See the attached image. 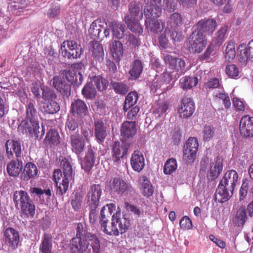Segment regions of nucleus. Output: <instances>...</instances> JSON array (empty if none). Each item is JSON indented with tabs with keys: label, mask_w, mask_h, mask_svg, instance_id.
<instances>
[{
	"label": "nucleus",
	"mask_w": 253,
	"mask_h": 253,
	"mask_svg": "<svg viewBox=\"0 0 253 253\" xmlns=\"http://www.w3.org/2000/svg\"><path fill=\"white\" fill-rule=\"evenodd\" d=\"M111 27L113 36L117 39H121L124 36L125 28L122 24L113 21L111 22L109 25Z\"/></svg>",
	"instance_id": "nucleus-43"
},
{
	"label": "nucleus",
	"mask_w": 253,
	"mask_h": 253,
	"mask_svg": "<svg viewBox=\"0 0 253 253\" xmlns=\"http://www.w3.org/2000/svg\"><path fill=\"white\" fill-rule=\"evenodd\" d=\"M128 146L126 144L121 145L119 143L115 142L112 152V159L114 163H120L121 159L127 153Z\"/></svg>",
	"instance_id": "nucleus-18"
},
{
	"label": "nucleus",
	"mask_w": 253,
	"mask_h": 253,
	"mask_svg": "<svg viewBox=\"0 0 253 253\" xmlns=\"http://www.w3.org/2000/svg\"><path fill=\"white\" fill-rule=\"evenodd\" d=\"M138 99V95L136 91H131L126 96L124 106V109L126 111L131 107L134 105Z\"/></svg>",
	"instance_id": "nucleus-45"
},
{
	"label": "nucleus",
	"mask_w": 253,
	"mask_h": 253,
	"mask_svg": "<svg viewBox=\"0 0 253 253\" xmlns=\"http://www.w3.org/2000/svg\"><path fill=\"white\" fill-rule=\"evenodd\" d=\"M86 225L84 223H79L77 227V234L76 237H82L86 239V236L91 234L86 232L85 230Z\"/></svg>",
	"instance_id": "nucleus-63"
},
{
	"label": "nucleus",
	"mask_w": 253,
	"mask_h": 253,
	"mask_svg": "<svg viewBox=\"0 0 253 253\" xmlns=\"http://www.w3.org/2000/svg\"><path fill=\"white\" fill-rule=\"evenodd\" d=\"M38 173L37 166L33 163H28L26 164L22 173L24 180H28L31 178H35Z\"/></svg>",
	"instance_id": "nucleus-31"
},
{
	"label": "nucleus",
	"mask_w": 253,
	"mask_h": 253,
	"mask_svg": "<svg viewBox=\"0 0 253 253\" xmlns=\"http://www.w3.org/2000/svg\"><path fill=\"white\" fill-rule=\"evenodd\" d=\"M13 200L16 208H20L23 213L27 216L34 215L35 207L26 192L23 190L15 191Z\"/></svg>",
	"instance_id": "nucleus-4"
},
{
	"label": "nucleus",
	"mask_w": 253,
	"mask_h": 253,
	"mask_svg": "<svg viewBox=\"0 0 253 253\" xmlns=\"http://www.w3.org/2000/svg\"><path fill=\"white\" fill-rule=\"evenodd\" d=\"M71 110L75 114L80 117L86 116L88 113L87 107L85 103L81 99L75 100L71 105Z\"/></svg>",
	"instance_id": "nucleus-27"
},
{
	"label": "nucleus",
	"mask_w": 253,
	"mask_h": 253,
	"mask_svg": "<svg viewBox=\"0 0 253 253\" xmlns=\"http://www.w3.org/2000/svg\"><path fill=\"white\" fill-rule=\"evenodd\" d=\"M125 20L127 27L131 31L138 35L142 33L143 28L139 23L140 20H134L128 17H125Z\"/></svg>",
	"instance_id": "nucleus-34"
},
{
	"label": "nucleus",
	"mask_w": 253,
	"mask_h": 253,
	"mask_svg": "<svg viewBox=\"0 0 253 253\" xmlns=\"http://www.w3.org/2000/svg\"><path fill=\"white\" fill-rule=\"evenodd\" d=\"M129 14L125 17L130 19L141 20L143 17L142 5L139 1H132L129 4Z\"/></svg>",
	"instance_id": "nucleus-22"
},
{
	"label": "nucleus",
	"mask_w": 253,
	"mask_h": 253,
	"mask_svg": "<svg viewBox=\"0 0 253 253\" xmlns=\"http://www.w3.org/2000/svg\"><path fill=\"white\" fill-rule=\"evenodd\" d=\"M4 240L6 244L12 248L17 247L19 241L18 232L11 228H7L4 233Z\"/></svg>",
	"instance_id": "nucleus-21"
},
{
	"label": "nucleus",
	"mask_w": 253,
	"mask_h": 253,
	"mask_svg": "<svg viewBox=\"0 0 253 253\" xmlns=\"http://www.w3.org/2000/svg\"><path fill=\"white\" fill-rule=\"evenodd\" d=\"M225 71L226 74L232 78L238 77L240 74L239 68L234 64L227 65Z\"/></svg>",
	"instance_id": "nucleus-58"
},
{
	"label": "nucleus",
	"mask_w": 253,
	"mask_h": 253,
	"mask_svg": "<svg viewBox=\"0 0 253 253\" xmlns=\"http://www.w3.org/2000/svg\"><path fill=\"white\" fill-rule=\"evenodd\" d=\"M99 241L94 234H88L86 236V239L82 237H75L71 242L72 253H85L88 250H92L93 253H99Z\"/></svg>",
	"instance_id": "nucleus-1"
},
{
	"label": "nucleus",
	"mask_w": 253,
	"mask_h": 253,
	"mask_svg": "<svg viewBox=\"0 0 253 253\" xmlns=\"http://www.w3.org/2000/svg\"><path fill=\"white\" fill-rule=\"evenodd\" d=\"M214 133V128L210 126H206L203 130V137L204 141H209L211 140Z\"/></svg>",
	"instance_id": "nucleus-59"
},
{
	"label": "nucleus",
	"mask_w": 253,
	"mask_h": 253,
	"mask_svg": "<svg viewBox=\"0 0 253 253\" xmlns=\"http://www.w3.org/2000/svg\"><path fill=\"white\" fill-rule=\"evenodd\" d=\"M235 46V43L233 42L227 43L224 51V56L226 61H230L235 58L236 54Z\"/></svg>",
	"instance_id": "nucleus-44"
},
{
	"label": "nucleus",
	"mask_w": 253,
	"mask_h": 253,
	"mask_svg": "<svg viewBox=\"0 0 253 253\" xmlns=\"http://www.w3.org/2000/svg\"><path fill=\"white\" fill-rule=\"evenodd\" d=\"M110 188L112 192L121 195L130 194L133 192V189L130 184L120 178H115L110 183Z\"/></svg>",
	"instance_id": "nucleus-9"
},
{
	"label": "nucleus",
	"mask_w": 253,
	"mask_h": 253,
	"mask_svg": "<svg viewBox=\"0 0 253 253\" xmlns=\"http://www.w3.org/2000/svg\"><path fill=\"white\" fill-rule=\"evenodd\" d=\"M198 82V80L196 77L185 76L180 80V86L182 89L187 90L195 86Z\"/></svg>",
	"instance_id": "nucleus-38"
},
{
	"label": "nucleus",
	"mask_w": 253,
	"mask_h": 253,
	"mask_svg": "<svg viewBox=\"0 0 253 253\" xmlns=\"http://www.w3.org/2000/svg\"><path fill=\"white\" fill-rule=\"evenodd\" d=\"M110 51L114 60H120L123 55V44L118 41H115L110 47Z\"/></svg>",
	"instance_id": "nucleus-33"
},
{
	"label": "nucleus",
	"mask_w": 253,
	"mask_h": 253,
	"mask_svg": "<svg viewBox=\"0 0 253 253\" xmlns=\"http://www.w3.org/2000/svg\"><path fill=\"white\" fill-rule=\"evenodd\" d=\"M222 170V166L219 160L216 158V159L214 160V162H213L211 166L210 170V176H211L212 178H216Z\"/></svg>",
	"instance_id": "nucleus-50"
},
{
	"label": "nucleus",
	"mask_w": 253,
	"mask_h": 253,
	"mask_svg": "<svg viewBox=\"0 0 253 253\" xmlns=\"http://www.w3.org/2000/svg\"><path fill=\"white\" fill-rule=\"evenodd\" d=\"M89 51L94 58L99 61L103 60L104 52L102 46L96 41H92L90 43Z\"/></svg>",
	"instance_id": "nucleus-28"
},
{
	"label": "nucleus",
	"mask_w": 253,
	"mask_h": 253,
	"mask_svg": "<svg viewBox=\"0 0 253 253\" xmlns=\"http://www.w3.org/2000/svg\"><path fill=\"white\" fill-rule=\"evenodd\" d=\"M51 82H52L53 85L61 94L66 96L70 95V85L66 83L65 81H62L59 77L56 76L53 78Z\"/></svg>",
	"instance_id": "nucleus-23"
},
{
	"label": "nucleus",
	"mask_w": 253,
	"mask_h": 253,
	"mask_svg": "<svg viewBox=\"0 0 253 253\" xmlns=\"http://www.w3.org/2000/svg\"><path fill=\"white\" fill-rule=\"evenodd\" d=\"M195 107L191 98L185 97L183 98L178 109V113L181 118H187L192 115Z\"/></svg>",
	"instance_id": "nucleus-12"
},
{
	"label": "nucleus",
	"mask_w": 253,
	"mask_h": 253,
	"mask_svg": "<svg viewBox=\"0 0 253 253\" xmlns=\"http://www.w3.org/2000/svg\"><path fill=\"white\" fill-rule=\"evenodd\" d=\"M239 130L243 137L253 136V117L249 115L242 117L240 122Z\"/></svg>",
	"instance_id": "nucleus-14"
},
{
	"label": "nucleus",
	"mask_w": 253,
	"mask_h": 253,
	"mask_svg": "<svg viewBox=\"0 0 253 253\" xmlns=\"http://www.w3.org/2000/svg\"><path fill=\"white\" fill-rule=\"evenodd\" d=\"M84 68V66L82 63H75L72 65L69 70L63 71L62 74L74 86H79L83 80L82 72Z\"/></svg>",
	"instance_id": "nucleus-5"
},
{
	"label": "nucleus",
	"mask_w": 253,
	"mask_h": 253,
	"mask_svg": "<svg viewBox=\"0 0 253 253\" xmlns=\"http://www.w3.org/2000/svg\"><path fill=\"white\" fill-rule=\"evenodd\" d=\"M143 69L142 62L139 60H135L132 64L131 69L129 73L131 77L135 79L138 78L141 74Z\"/></svg>",
	"instance_id": "nucleus-42"
},
{
	"label": "nucleus",
	"mask_w": 253,
	"mask_h": 253,
	"mask_svg": "<svg viewBox=\"0 0 253 253\" xmlns=\"http://www.w3.org/2000/svg\"><path fill=\"white\" fill-rule=\"evenodd\" d=\"M125 208L129 211H130L132 214L137 217H139L143 214V211L140 209L139 208L130 204L128 202L125 203Z\"/></svg>",
	"instance_id": "nucleus-61"
},
{
	"label": "nucleus",
	"mask_w": 253,
	"mask_h": 253,
	"mask_svg": "<svg viewBox=\"0 0 253 253\" xmlns=\"http://www.w3.org/2000/svg\"><path fill=\"white\" fill-rule=\"evenodd\" d=\"M144 2L145 3V0ZM157 0H152V4L155 5L158 3ZM160 8L161 10V14L162 13V7H163L165 10L169 12H172L174 11L176 8V4L173 0H160Z\"/></svg>",
	"instance_id": "nucleus-36"
},
{
	"label": "nucleus",
	"mask_w": 253,
	"mask_h": 253,
	"mask_svg": "<svg viewBox=\"0 0 253 253\" xmlns=\"http://www.w3.org/2000/svg\"><path fill=\"white\" fill-rule=\"evenodd\" d=\"M221 89V90L219 92H214V99L216 101L221 100L225 108H228L231 105L230 99L228 95L224 93V90L222 89Z\"/></svg>",
	"instance_id": "nucleus-48"
},
{
	"label": "nucleus",
	"mask_w": 253,
	"mask_h": 253,
	"mask_svg": "<svg viewBox=\"0 0 253 253\" xmlns=\"http://www.w3.org/2000/svg\"><path fill=\"white\" fill-rule=\"evenodd\" d=\"M177 168L176 160L174 158L168 159L165 164L164 172L166 174H170Z\"/></svg>",
	"instance_id": "nucleus-49"
},
{
	"label": "nucleus",
	"mask_w": 253,
	"mask_h": 253,
	"mask_svg": "<svg viewBox=\"0 0 253 253\" xmlns=\"http://www.w3.org/2000/svg\"><path fill=\"white\" fill-rule=\"evenodd\" d=\"M45 142L50 147L57 146L60 142L58 132L54 129L49 130L46 135Z\"/></svg>",
	"instance_id": "nucleus-35"
},
{
	"label": "nucleus",
	"mask_w": 253,
	"mask_h": 253,
	"mask_svg": "<svg viewBox=\"0 0 253 253\" xmlns=\"http://www.w3.org/2000/svg\"><path fill=\"white\" fill-rule=\"evenodd\" d=\"M61 166L63 169L64 177L62 178V186H59L61 195L64 194L68 189L69 181L72 178V168L68 161L66 159L62 160Z\"/></svg>",
	"instance_id": "nucleus-10"
},
{
	"label": "nucleus",
	"mask_w": 253,
	"mask_h": 253,
	"mask_svg": "<svg viewBox=\"0 0 253 253\" xmlns=\"http://www.w3.org/2000/svg\"><path fill=\"white\" fill-rule=\"evenodd\" d=\"M106 24L105 21L101 19H97L93 21L88 29V33L90 38L93 39H102L104 38H107L110 34V31L109 29L107 28V27L104 29L103 36L101 37L100 34L101 31V28H103L105 25H106Z\"/></svg>",
	"instance_id": "nucleus-8"
},
{
	"label": "nucleus",
	"mask_w": 253,
	"mask_h": 253,
	"mask_svg": "<svg viewBox=\"0 0 253 253\" xmlns=\"http://www.w3.org/2000/svg\"><path fill=\"white\" fill-rule=\"evenodd\" d=\"M43 108L44 111L48 114L56 113L60 110L59 105L56 101L52 100L44 103Z\"/></svg>",
	"instance_id": "nucleus-51"
},
{
	"label": "nucleus",
	"mask_w": 253,
	"mask_h": 253,
	"mask_svg": "<svg viewBox=\"0 0 253 253\" xmlns=\"http://www.w3.org/2000/svg\"><path fill=\"white\" fill-rule=\"evenodd\" d=\"M65 129L67 133H71L79 130L78 122L73 118H68L65 124Z\"/></svg>",
	"instance_id": "nucleus-52"
},
{
	"label": "nucleus",
	"mask_w": 253,
	"mask_h": 253,
	"mask_svg": "<svg viewBox=\"0 0 253 253\" xmlns=\"http://www.w3.org/2000/svg\"><path fill=\"white\" fill-rule=\"evenodd\" d=\"M198 142L197 138L195 137H190L186 141L184 145V149H189L191 150H195L196 152L198 151Z\"/></svg>",
	"instance_id": "nucleus-60"
},
{
	"label": "nucleus",
	"mask_w": 253,
	"mask_h": 253,
	"mask_svg": "<svg viewBox=\"0 0 253 253\" xmlns=\"http://www.w3.org/2000/svg\"><path fill=\"white\" fill-rule=\"evenodd\" d=\"M52 246L51 236L49 234H45L40 247L41 252L42 253H51Z\"/></svg>",
	"instance_id": "nucleus-40"
},
{
	"label": "nucleus",
	"mask_w": 253,
	"mask_h": 253,
	"mask_svg": "<svg viewBox=\"0 0 253 253\" xmlns=\"http://www.w3.org/2000/svg\"><path fill=\"white\" fill-rule=\"evenodd\" d=\"M197 33L211 35L215 30L217 23L214 19H204L196 24Z\"/></svg>",
	"instance_id": "nucleus-13"
},
{
	"label": "nucleus",
	"mask_w": 253,
	"mask_h": 253,
	"mask_svg": "<svg viewBox=\"0 0 253 253\" xmlns=\"http://www.w3.org/2000/svg\"><path fill=\"white\" fill-rule=\"evenodd\" d=\"M61 52L65 57L78 58L82 54V47L75 41H67L62 43Z\"/></svg>",
	"instance_id": "nucleus-7"
},
{
	"label": "nucleus",
	"mask_w": 253,
	"mask_h": 253,
	"mask_svg": "<svg viewBox=\"0 0 253 253\" xmlns=\"http://www.w3.org/2000/svg\"><path fill=\"white\" fill-rule=\"evenodd\" d=\"M227 27L224 26L218 31L216 34L215 37L212 40V42H214L215 45L219 46L224 40L225 35L227 32Z\"/></svg>",
	"instance_id": "nucleus-53"
},
{
	"label": "nucleus",
	"mask_w": 253,
	"mask_h": 253,
	"mask_svg": "<svg viewBox=\"0 0 253 253\" xmlns=\"http://www.w3.org/2000/svg\"><path fill=\"white\" fill-rule=\"evenodd\" d=\"M130 165L134 171L140 172L143 169L145 159L141 152L138 151H134L131 155Z\"/></svg>",
	"instance_id": "nucleus-20"
},
{
	"label": "nucleus",
	"mask_w": 253,
	"mask_h": 253,
	"mask_svg": "<svg viewBox=\"0 0 253 253\" xmlns=\"http://www.w3.org/2000/svg\"><path fill=\"white\" fill-rule=\"evenodd\" d=\"M37 111L35 101L30 100L26 106V118L20 124L21 127L28 129L30 134L38 136L39 133V124L37 120Z\"/></svg>",
	"instance_id": "nucleus-3"
},
{
	"label": "nucleus",
	"mask_w": 253,
	"mask_h": 253,
	"mask_svg": "<svg viewBox=\"0 0 253 253\" xmlns=\"http://www.w3.org/2000/svg\"><path fill=\"white\" fill-rule=\"evenodd\" d=\"M238 51V57L241 63L246 64L249 60L253 61V40L249 42L247 46L244 44H240Z\"/></svg>",
	"instance_id": "nucleus-11"
},
{
	"label": "nucleus",
	"mask_w": 253,
	"mask_h": 253,
	"mask_svg": "<svg viewBox=\"0 0 253 253\" xmlns=\"http://www.w3.org/2000/svg\"><path fill=\"white\" fill-rule=\"evenodd\" d=\"M138 187L142 194L147 198L152 196L154 193L153 186L146 176H141L139 178Z\"/></svg>",
	"instance_id": "nucleus-19"
},
{
	"label": "nucleus",
	"mask_w": 253,
	"mask_h": 253,
	"mask_svg": "<svg viewBox=\"0 0 253 253\" xmlns=\"http://www.w3.org/2000/svg\"><path fill=\"white\" fill-rule=\"evenodd\" d=\"M22 169V163L17 159L12 160L7 165L6 170L10 176L16 177L21 173Z\"/></svg>",
	"instance_id": "nucleus-30"
},
{
	"label": "nucleus",
	"mask_w": 253,
	"mask_h": 253,
	"mask_svg": "<svg viewBox=\"0 0 253 253\" xmlns=\"http://www.w3.org/2000/svg\"><path fill=\"white\" fill-rule=\"evenodd\" d=\"M70 144L72 151L77 155L83 151L85 143L79 134H74L70 136Z\"/></svg>",
	"instance_id": "nucleus-24"
},
{
	"label": "nucleus",
	"mask_w": 253,
	"mask_h": 253,
	"mask_svg": "<svg viewBox=\"0 0 253 253\" xmlns=\"http://www.w3.org/2000/svg\"><path fill=\"white\" fill-rule=\"evenodd\" d=\"M247 215L245 207H241L237 211L233 222L238 226L243 225L246 222Z\"/></svg>",
	"instance_id": "nucleus-47"
},
{
	"label": "nucleus",
	"mask_w": 253,
	"mask_h": 253,
	"mask_svg": "<svg viewBox=\"0 0 253 253\" xmlns=\"http://www.w3.org/2000/svg\"><path fill=\"white\" fill-rule=\"evenodd\" d=\"M207 39L206 35L193 32L189 41V50L193 53H200L206 47Z\"/></svg>",
	"instance_id": "nucleus-6"
},
{
	"label": "nucleus",
	"mask_w": 253,
	"mask_h": 253,
	"mask_svg": "<svg viewBox=\"0 0 253 253\" xmlns=\"http://www.w3.org/2000/svg\"><path fill=\"white\" fill-rule=\"evenodd\" d=\"M159 79V82L157 78L153 81L152 85L154 88H160L163 85L169 84L172 80V76L170 73L165 72L160 76Z\"/></svg>",
	"instance_id": "nucleus-39"
},
{
	"label": "nucleus",
	"mask_w": 253,
	"mask_h": 253,
	"mask_svg": "<svg viewBox=\"0 0 253 253\" xmlns=\"http://www.w3.org/2000/svg\"><path fill=\"white\" fill-rule=\"evenodd\" d=\"M102 194V189L99 184L91 186L86 196L87 203L88 205L98 206L99 199Z\"/></svg>",
	"instance_id": "nucleus-17"
},
{
	"label": "nucleus",
	"mask_w": 253,
	"mask_h": 253,
	"mask_svg": "<svg viewBox=\"0 0 253 253\" xmlns=\"http://www.w3.org/2000/svg\"><path fill=\"white\" fill-rule=\"evenodd\" d=\"M129 220L123 216L121 217L120 210L113 214L111 226H107V223L101 225L103 232L109 235L118 236L125 233L129 226Z\"/></svg>",
	"instance_id": "nucleus-2"
},
{
	"label": "nucleus",
	"mask_w": 253,
	"mask_h": 253,
	"mask_svg": "<svg viewBox=\"0 0 253 253\" xmlns=\"http://www.w3.org/2000/svg\"><path fill=\"white\" fill-rule=\"evenodd\" d=\"M180 227L182 229L188 230L192 227L191 220L188 216H184L179 222Z\"/></svg>",
	"instance_id": "nucleus-64"
},
{
	"label": "nucleus",
	"mask_w": 253,
	"mask_h": 253,
	"mask_svg": "<svg viewBox=\"0 0 253 253\" xmlns=\"http://www.w3.org/2000/svg\"><path fill=\"white\" fill-rule=\"evenodd\" d=\"M95 161L94 155L92 150H88L81 164L82 168L89 171L93 167Z\"/></svg>",
	"instance_id": "nucleus-37"
},
{
	"label": "nucleus",
	"mask_w": 253,
	"mask_h": 253,
	"mask_svg": "<svg viewBox=\"0 0 253 253\" xmlns=\"http://www.w3.org/2000/svg\"><path fill=\"white\" fill-rule=\"evenodd\" d=\"M111 84L116 93L124 94L128 91V86L122 82L112 81Z\"/></svg>",
	"instance_id": "nucleus-54"
},
{
	"label": "nucleus",
	"mask_w": 253,
	"mask_h": 253,
	"mask_svg": "<svg viewBox=\"0 0 253 253\" xmlns=\"http://www.w3.org/2000/svg\"><path fill=\"white\" fill-rule=\"evenodd\" d=\"M6 151L8 157L10 158L15 153L17 158L21 157V146L20 143L13 140H8L5 143Z\"/></svg>",
	"instance_id": "nucleus-25"
},
{
	"label": "nucleus",
	"mask_w": 253,
	"mask_h": 253,
	"mask_svg": "<svg viewBox=\"0 0 253 253\" xmlns=\"http://www.w3.org/2000/svg\"><path fill=\"white\" fill-rule=\"evenodd\" d=\"M217 46L215 45L214 42H211L206 49L204 53L200 56V60L201 61H207L211 56L215 54L214 48Z\"/></svg>",
	"instance_id": "nucleus-57"
},
{
	"label": "nucleus",
	"mask_w": 253,
	"mask_h": 253,
	"mask_svg": "<svg viewBox=\"0 0 253 253\" xmlns=\"http://www.w3.org/2000/svg\"><path fill=\"white\" fill-rule=\"evenodd\" d=\"M82 95L88 99H92L95 97L96 91L92 83H86L82 90Z\"/></svg>",
	"instance_id": "nucleus-46"
},
{
	"label": "nucleus",
	"mask_w": 253,
	"mask_h": 253,
	"mask_svg": "<svg viewBox=\"0 0 253 253\" xmlns=\"http://www.w3.org/2000/svg\"><path fill=\"white\" fill-rule=\"evenodd\" d=\"M107 135L106 127L101 121L95 123V136L97 141L101 143L104 142Z\"/></svg>",
	"instance_id": "nucleus-32"
},
{
	"label": "nucleus",
	"mask_w": 253,
	"mask_h": 253,
	"mask_svg": "<svg viewBox=\"0 0 253 253\" xmlns=\"http://www.w3.org/2000/svg\"><path fill=\"white\" fill-rule=\"evenodd\" d=\"M164 59L166 64L169 65V68L180 73H183L185 72V62L183 59L173 57L169 54L165 56Z\"/></svg>",
	"instance_id": "nucleus-15"
},
{
	"label": "nucleus",
	"mask_w": 253,
	"mask_h": 253,
	"mask_svg": "<svg viewBox=\"0 0 253 253\" xmlns=\"http://www.w3.org/2000/svg\"><path fill=\"white\" fill-rule=\"evenodd\" d=\"M197 152L195 150H190L186 149L183 150V158L187 163H193L196 158Z\"/></svg>",
	"instance_id": "nucleus-56"
},
{
	"label": "nucleus",
	"mask_w": 253,
	"mask_h": 253,
	"mask_svg": "<svg viewBox=\"0 0 253 253\" xmlns=\"http://www.w3.org/2000/svg\"><path fill=\"white\" fill-rule=\"evenodd\" d=\"M182 23V17L180 14L175 12L171 14L168 21V24L171 27H175L181 25Z\"/></svg>",
	"instance_id": "nucleus-55"
},
{
	"label": "nucleus",
	"mask_w": 253,
	"mask_h": 253,
	"mask_svg": "<svg viewBox=\"0 0 253 253\" xmlns=\"http://www.w3.org/2000/svg\"><path fill=\"white\" fill-rule=\"evenodd\" d=\"M136 132L135 122L126 121L121 127V135L125 137L129 138L133 136Z\"/></svg>",
	"instance_id": "nucleus-29"
},
{
	"label": "nucleus",
	"mask_w": 253,
	"mask_h": 253,
	"mask_svg": "<svg viewBox=\"0 0 253 253\" xmlns=\"http://www.w3.org/2000/svg\"><path fill=\"white\" fill-rule=\"evenodd\" d=\"M233 191H231L229 188L219 184L215 195V200L219 203H224L228 201L233 194Z\"/></svg>",
	"instance_id": "nucleus-26"
},
{
	"label": "nucleus",
	"mask_w": 253,
	"mask_h": 253,
	"mask_svg": "<svg viewBox=\"0 0 253 253\" xmlns=\"http://www.w3.org/2000/svg\"><path fill=\"white\" fill-rule=\"evenodd\" d=\"M238 180V175L237 172L234 170H230L225 174L219 184L222 186H224L227 188H229L231 191H233Z\"/></svg>",
	"instance_id": "nucleus-16"
},
{
	"label": "nucleus",
	"mask_w": 253,
	"mask_h": 253,
	"mask_svg": "<svg viewBox=\"0 0 253 253\" xmlns=\"http://www.w3.org/2000/svg\"><path fill=\"white\" fill-rule=\"evenodd\" d=\"M94 205H88L89 207V221L92 224L95 223L97 219H98V211L97 208L98 206H94Z\"/></svg>",
	"instance_id": "nucleus-62"
},
{
	"label": "nucleus",
	"mask_w": 253,
	"mask_h": 253,
	"mask_svg": "<svg viewBox=\"0 0 253 253\" xmlns=\"http://www.w3.org/2000/svg\"><path fill=\"white\" fill-rule=\"evenodd\" d=\"M90 82L95 85L99 91L105 90L108 85V81L101 76H95L90 78Z\"/></svg>",
	"instance_id": "nucleus-41"
}]
</instances>
